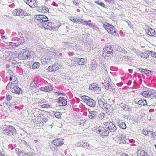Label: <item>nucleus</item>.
Here are the masks:
<instances>
[{
    "instance_id": "obj_1",
    "label": "nucleus",
    "mask_w": 156,
    "mask_h": 156,
    "mask_svg": "<svg viewBox=\"0 0 156 156\" xmlns=\"http://www.w3.org/2000/svg\"><path fill=\"white\" fill-rule=\"evenodd\" d=\"M112 51L113 49L111 45H108L105 46L103 51V55L104 58L106 59H109L113 54Z\"/></svg>"
},
{
    "instance_id": "obj_2",
    "label": "nucleus",
    "mask_w": 156,
    "mask_h": 156,
    "mask_svg": "<svg viewBox=\"0 0 156 156\" xmlns=\"http://www.w3.org/2000/svg\"><path fill=\"white\" fill-rule=\"evenodd\" d=\"M48 49L46 51L45 55L43 57L41 60V62L43 64H46L50 63L51 60L52 59V57L51 56L47 55H51L52 54L51 51H49L48 52Z\"/></svg>"
},
{
    "instance_id": "obj_3",
    "label": "nucleus",
    "mask_w": 156,
    "mask_h": 156,
    "mask_svg": "<svg viewBox=\"0 0 156 156\" xmlns=\"http://www.w3.org/2000/svg\"><path fill=\"white\" fill-rule=\"evenodd\" d=\"M95 130L97 133L103 136H108L109 133L107 128L101 126H99Z\"/></svg>"
},
{
    "instance_id": "obj_4",
    "label": "nucleus",
    "mask_w": 156,
    "mask_h": 156,
    "mask_svg": "<svg viewBox=\"0 0 156 156\" xmlns=\"http://www.w3.org/2000/svg\"><path fill=\"white\" fill-rule=\"evenodd\" d=\"M45 23L43 24V25L41 27L42 28H44L46 29L49 30H55L58 28L57 27H55L54 24L51 22L48 19V21H46Z\"/></svg>"
},
{
    "instance_id": "obj_5",
    "label": "nucleus",
    "mask_w": 156,
    "mask_h": 156,
    "mask_svg": "<svg viewBox=\"0 0 156 156\" xmlns=\"http://www.w3.org/2000/svg\"><path fill=\"white\" fill-rule=\"evenodd\" d=\"M103 27L109 33L112 35L116 33L117 30L115 27L112 25L107 23H105L103 24Z\"/></svg>"
},
{
    "instance_id": "obj_6",
    "label": "nucleus",
    "mask_w": 156,
    "mask_h": 156,
    "mask_svg": "<svg viewBox=\"0 0 156 156\" xmlns=\"http://www.w3.org/2000/svg\"><path fill=\"white\" fill-rule=\"evenodd\" d=\"M35 18L38 21V25L40 27L45 23V22L46 21H48V18L44 15H38L36 16Z\"/></svg>"
},
{
    "instance_id": "obj_7",
    "label": "nucleus",
    "mask_w": 156,
    "mask_h": 156,
    "mask_svg": "<svg viewBox=\"0 0 156 156\" xmlns=\"http://www.w3.org/2000/svg\"><path fill=\"white\" fill-rule=\"evenodd\" d=\"M6 87V88H10L12 93L16 94H20L22 92V90L17 86V85H14L13 86L10 87Z\"/></svg>"
},
{
    "instance_id": "obj_8",
    "label": "nucleus",
    "mask_w": 156,
    "mask_h": 156,
    "mask_svg": "<svg viewBox=\"0 0 156 156\" xmlns=\"http://www.w3.org/2000/svg\"><path fill=\"white\" fill-rule=\"evenodd\" d=\"M16 130L14 127L12 126H7L3 130L4 133L9 135H13L15 132Z\"/></svg>"
},
{
    "instance_id": "obj_9",
    "label": "nucleus",
    "mask_w": 156,
    "mask_h": 156,
    "mask_svg": "<svg viewBox=\"0 0 156 156\" xmlns=\"http://www.w3.org/2000/svg\"><path fill=\"white\" fill-rule=\"evenodd\" d=\"M9 80L11 82L9 83L6 87L13 86V85H17L18 81L16 77L15 76L10 75Z\"/></svg>"
},
{
    "instance_id": "obj_10",
    "label": "nucleus",
    "mask_w": 156,
    "mask_h": 156,
    "mask_svg": "<svg viewBox=\"0 0 156 156\" xmlns=\"http://www.w3.org/2000/svg\"><path fill=\"white\" fill-rule=\"evenodd\" d=\"M17 39L18 38L16 37L13 38L12 39V42L9 43V47H7V48L11 49L14 48L16 47H17L19 46V45L15 44L16 43L17 44L18 43Z\"/></svg>"
},
{
    "instance_id": "obj_11",
    "label": "nucleus",
    "mask_w": 156,
    "mask_h": 156,
    "mask_svg": "<svg viewBox=\"0 0 156 156\" xmlns=\"http://www.w3.org/2000/svg\"><path fill=\"white\" fill-rule=\"evenodd\" d=\"M27 50L23 49L19 53L18 58L20 59H28Z\"/></svg>"
},
{
    "instance_id": "obj_12",
    "label": "nucleus",
    "mask_w": 156,
    "mask_h": 156,
    "mask_svg": "<svg viewBox=\"0 0 156 156\" xmlns=\"http://www.w3.org/2000/svg\"><path fill=\"white\" fill-rule=\"evenodd\" d=\"M106 126H108L107 127V129L109 130V132H112L113 133L115 132L117 129L115 125L112 123L111 122H107L106 123Z\"/></svg>"
},
{
    "instance_id": "obj_13",
    "label": "nucleus",
    "mask_w": 156,
    "mask_h": 156,
    "mask_svg": "<svg viewBox=\"0 0 156 156\" xmlns=\"http://www.w3.org/2000/svg\"><path fill=\"white\" fill-rule=\"evenodd\" d=\"M24 2L30 7L34 8L37 7V2L36 0H24Z\"/></svg>"
},
{
    "instance_id": "obj_14",
    "label": "nucleus",
    "mask_w": 156,
    "mask_h": 156,
    "mask_svg": "<svg viewBox=\"0 0 156 156\" xmlns=\"http://www.w3.org/2000/svg\"><path fill=\"white\" fill-rule=\"evenodd\" d=\"M57 102L60 106H65L67 103V99H65L63 97L59 98L57 99Z\"/></svg>"
},
{
    "instance_id": "obj_15",
    "label": "nucleus",
    "mask_w": 156,
    "mask_h": 156,
    "mask_svg": "<svg viewBox=\"0 0 156 156\" xmlns=\"http://www.w3.org/2000/svg\"><path fill=\"white\" fill-rule=\"evenodd\" d=\"M89 89L93 91H95L96 93L99 92L101 90L100 87L99 86L98 84L95 83H93L90 85Z\"/></svg>"
},
{
    "instance_id": "obj_16",
    "label": "nucleus",
    "mask_w": 156,
    "mask_h": 156,
    "mask_svg": "<svg viewBox=\"0 0 156 156\" xmlns=\"http://www.w3.org/2000/svg\"><path fill=\"white\" fill-rule=\"evenodd\" d=\"M16 15L18 16L21 18L23 17L24 16H25L27 13L24 12V11L21 9H16L15 11Z\"/></svg>"
},
{
    "instance_id": "obj_17",
    "label": "nucleus",
    "mask_w": 156,
    "mask_h": 156,
    "mask_svg": "<svg viewBox=\"0 0 156 156\" xmlns=\"http://www.w3.org/2000/svg\"><path fill=\"white\" fill-rule=\"evenodd\" d=\"M118 140V141L120 142V143H123V144L128 143V141L129 140L126 139V136L122 134L118 138H116Z\"/></svg>"
},
{
    "instance_id": "obj_18",
    "label": "nucleus",
    "mask_w": 156,
    "mask_h": 156,
    "mask_svg": "<svg viewBox=\"0 0 156 156\" xmlns=\"http://www.w3.org/2000/svg\"><path fill=\"white\" fill-rule=\"evenodd\" d=\"M53 144L55 146H59L63 144V140L60 138L55 139L53 140Z\"/></svg>"
},
{
    "instance_id": "obj_19",
    "label": "nucleus",
    "mask_w": 156,
    "mask_h": 156,
    "mask_svg": "<svg viewBox=\"0 0 156 156\" xmlns=\"http://www.w3.org/2000/svg\"><path fill=\"white\" fill-rule=\"evenodd\" d=\"M146 34H147L150 36H152L155 35V31L153 29L148 28L145 30Z\"/></svg>"
},
{
    "instance_id": "obj_20",
    "label": "nucleus",
    "mask_w": 156,
    "mask_h": 156,
    "mask_svg": "<svg viewBox=\"0 0 156 156\" xmlns=\"http://www.w3.org/2000/svg\"><path fill=\"white\" fill-rule=\"evenodd\" d=\"M153 89H150L142 92V95L145 97L147 98L151 96V94Z\"/></svg>"
},
{
    "instance_id": "obj_21",
    "label": "nucleus",
    "mask_w": 156,
    "mask_h": 156,
    "mask_svg": "<svg viewBox=\"0 0 156 156\" xmlns=\"http://www.w3.org/2000/svg\"><path fill=\"white\" fill-rule=\"evenodd\" d=\"M105 108L103 109L107 112L111 113L113 111V107L110 105L108 104L107 103V105H106L105 106Z\"/></svg>"
},
{
    "instance_id": "obj_22",
    "label": "nucleus",
    "mask_w": 156,
    "mask_h": 156,
    "mask_svg": "<svg viewBox=\"0 0 156 156\" xmlns=\"http://www.w3.org/2000/svg\"><path fill=\"white\" fill-rule=\"evenodd\" d=\"M114 86V84L110 83V84L107 86H105L104 87L105 89L108 90L109 91L112 93H114L116 92Z\"/></svg>"
},
{
    "instance_id": "obj_23",
    "label": "nucleus",
    "mask_w": 156,
    "mask_h": 156,
    "mask_svg": "<svg viewBox=\"0 0 156 156\" xmlns=\"http://www.w3.org/2000/svg\"><path fill=\"white\" fill-rule=\"evenodd\" d=\"M74 61L79 65H83L85 64V60L83 58H75Z\"/></svg>"
},
{
    "instance_id": "obj_24",
    "label": "nucleus",
    "mask_w": 156,
    "mask_h": 156,
    "mask_svg": "<svg viewBox=\"0 0 156 156\" xmlns=\"http://www.w3.org/2000/svg\"><path fill=\"white\" fill-rule=\"evenodd\" d=\"M118 105H119L120 107L125 111H129L131 110V108L129 106L126 104L122 103Z\"/></svg>"
},
{
    "instance_id": "obj_25",
    "label": "nucleus",
    "mask_w": 156,
    "mask_h": 156,
    "mask_svg": "<svg viewBox=\"0 0 156 156\" xmlns=\"http://www.w3.org/2000/svg\"><path fill=\"white\" fill-rule=\"evenodd\" d=\"M97 67V62L95 61H92L90 66V70L92 71L95 70Z\"/></svg>"
},
{
    "instance_id": "obj_26",
    "label": "nucleus",
    "mask_w": 156,
    "mask_h": 156,
    "mask_svg": "<svg viewBox=\"0 0 156 156\" xmlns=\"http://www.w3.org/2000/svg\"><path fill=\"white\" fill-rule=\"evenodd\" d=\"M69 19L71 21L75 23H79L80 20V18L79 17H76L69 16Z\"/></svg>"
},
{
    "instance_id": "obj_27",
    "label": "nucleus",
    "mask_w": 156,
    "mask_h": 156,
    "mask_svg": "<svg viewBox=\"0 0 156 156\" xmlns=\"http://www.w3.org/2000/svg\"><path fill=\"white\" fill-rule=\"evenodd\" d=\"M38 11L43 13H46L49 11V9L48 8L44 6L39 7L38 9Z\"/></svg>"
},
{
    "instance_id": "obj_28",
    "label": "nucleus",
    "mask_w": 156,
    "mask_h": 156,
    "mask_svg": "<svg viewBox=\"0 0 156 156\" xmlns=\"http://www.w3.org/2000/svg\"><path fill=\"white\" fill-rule=\"evenodd\" d=\"M98 113L95 111H90L88 114V117L90 119H93L96 116Z\"/></svg>"
},
{
    "instance_id": "obj_29",
    "label": "nucleus",
    "mask_w": 156,
    "mask_h": 156,
    "mask_svg": "<svg viewBox=\"0 0 156 156\" xmlns=\"http://www.w3.org/2000/svg\"><path fill=\"white\" fill-rule=\"evenodd\" d=\"M40 90L43 91L49 92L53 90V89L51 87L45 86L40 88Z\"/></svg>"
},
{
    "instance_id": "obj_30",
    "label": "nucleus",
    "mask_w": 156,
    "mask_h": 156,
    "mask_svg": "<svg viewBox=\"0 0 156 156\" xmlns=\"http://www.w3.org/2000/svg\"><path fill=\"white\" fill-rule=\"evenodd\" d=\"M137 154L138 156H150L147 153L142 150H139L137 152Z\"/></svg>"
},
{
    "instance_id": "obj_31",
    "label": "nucleus",
    "mask_w": 156,
    "mask_h": 156,
    "mask_svg": "<svg viewBox=\"0 0 156 156\" xmlns=\"http://www.w3.org/2000/svg\"><path fill=\"white\" fill-rule=\"evenodd\" d=\"M27 54H28V59H30L32 58H33L35 56V54L34 52L32 51H29L27 50Z\"/></svg>"
},
{
    "instance_id": "obj_32",
    "label": "nucleus",
    "mask_w": 156,
    "mask_h": 156,
    "mask_svg": "<svg viewBox=\"0 0 156 156\" xmlns=\"http://www.w3.org/2000/svg\"><path fill=\"white\" fill-rule=\"evenodd\" d=\"M98 104L99 106L102 109L105 108V106L107 105V103L104 102L102 99H100L98 100Z\"/></svg>"
},
{
    "instance_id": "obj_33",
    "label": "nucleus",
    "mask_w": 156,
    "mask_h": 156,
    "mask_svg": "<svg viewBox=\"0 0 156 156\" xmlns=\"http://www.w3.org/2000/svg\"><path fill=\"white\" fill-rule=\"evenodd\" d=\"M86 103L87 104L90 106L91 107H94L96 105V102L93 99L91 98L90 100Z\"/></svg>"
},
{
    "instance_id": "obj_34",
    "label": "nucleus",
    "mask_w": 156,
    "mask_h": 156,
    "mask_svg": "<svg viewBox=\"0 0 156 156\" xmlns=\"http://www.w3.org/2000/svg\"><path fill=\"white\" fill-rule=\"evenodd\" d=\"M111 81V80L109 77H107L105 78L104 80V82L102 83V84L104 86V87L105 86H107L110 84V83Z\"/></svg>"
},
{
    "instance_id": "obj_35",
    "label": "nucleus",
    "mask_w": 156,
    "mask_h": 156,
    "mask_svg": "<svg viewBox=\"0 0 156 156\" xmlns=\"http://www.w3.org/2000/svg\"><path fill=\"white\" fill-rule=\"evenodd\" d=\"M118 126L119 127L122 129H125L126 128V124L122 121H120L118 122Z\"/></svg>"
},
{
    "instance_id": "obj_36",
    "label": "nucleus",
    "mask_w": 156,
    "mask_h": 156,
    "mask_svg": "<svg viewBox=\"0 0 156 156\" xmlns=\"http://www.w3.org/2000/svg\"><path fill=\"white\" fill-rule=\"evenodd\" d=\"M139 105L145 106L147 105L146 100L145 99H141L138 101L137 103Z\"/></svg>"
},
{
    "instance_id": "obj_37",
    "label": "nucleus",
    "mask_w": 156,
    "mask_h": 156,
    "mask_svg": "<svg viewBox=\"0 0 156 156\" xmlns=\"http://www.w3.org/2000/svg\"><path fill=\"white\" fill-rule=\"evenodd\" d=\"M149 54L147 53V51H146V53H142L141 52H140V53L139 55L141 56V58H148L149 57Z\"/></svg>"
},
{
    "instance_id": "obj_38",
    "label": "nucleus",
    "mask_w": 156,
    "mask_h": 156,
    "mask_svg": "<svg viewBox=\"0 0 156 156\" xmlns=\"http://www.w3.org/2000/svg\"><path fill=\"white\" fill-rule=\"evenodd\" d=\"M40 66V63L37 62H34L32 65V68L34 69H36L39 68Z\"/></svg>"
},
{
    "instance_id": "obj_39",
    "label": "nucleus",
    "mask_w": 156,
    "mask_h": 156,
    "mask_svg": "<svg viewBox=\"0 0 156 156\" xmlns=\"http://www.w3.org/2000/svg\"><path fill=\"white\" fill-rule=\"evenodd\" d=\"M17 40L18 41V43L17 44L16 43V44L17 45H21L23 44L24 42V39L23 37H20V38H18Z\"/></svg>"
},
{
    "instance_id": "obj_40",
    "label": "nucleus",
    "mask_w": 156,
    "mask_h": 156,
    "mask_svg": "<svg viewBox=\"0 0 156 156\" xmlns=\"http://www.w3.org/2000/svg\"><path fill=\"white\" fill-rule=\"evenodd\" d=\"M95 2L97 4L104 7L106 8L105 4L99 0H97L95 1Z\"/></svg>"
},
{
    "instance_id": "obj_41",
    "label": "nucleus",
    "mask_w": 156,
    "mask_h": 156,
    "mask_svg": "<svg viewBox=\"0 0 156 156\" xmlns=\"http://www.w3.org/2000/svg\"><path fill=\"white\" fill-rule=\"evenodd\" d=\"M81 147L87 148L89 146V144L84 141H81Z\"/></svg>"
},
{
    "instance_id": "obj_42",
    "label": "nucleus",
    "mask_w": 156,
    "mask_h": 156,
    "mask_svg": "<svg viewBox=\"0 0 156 156\" xmlns=\"http://www.w3.org/2000/svg\"><path fill=\"white\" fill-rule=\"evenodd\" d=\"M147 53L150 55L152 57L156 58V53L153 51H151L149 50L147 51Z\"/></svg>"
},
{
    "instance_id": "obj_43",
    "label": "nucleus",
    "mask_w": 156,
    "mask_h": 156,
    "mask_svg": "<svg viewBox=\"0 0 156 156\" xmlns=\"http://www.w3.org/2000/svg\"><path fill=\"white\" fill-rule=\"evenodd\" d=\"M59 64L58 63H55L52 66L53 69L54 71H56L58 69Z\"/></svg>"
},
{
    "instance_id": "obj_44",
    "label": "nucleus",
    "mask_w": 156,
    "mask_h": 156,
    "mask_svg": "<svg viewBox=\"0 0 156 156\" xmlns=\"http://www.w3.org/2000/svg\"><path fill=\"white\" fill-rule=\"evenodd\" d=\"M82 99L86 103H87L88 101H89L88 100H90V99H91L89 97L86 96H82Z\"/></svg>"
},
{
    "instance_id": "obj_45",
    "label": "nucleus",
    "mask_w": 156,
    "mask_h": 156,
    "mask_svg": "<svg viewBox=\"0 0 156 156\" xmlns=\"http://www.w3.org/2000/svg\"><path fill=\"white\" fill-rule=\"evenodd\" d=\"M62 113L59 112H56L54 113V115L56 117L58 118H60L61 117Z\"/></svg>"
},
{
    "instance_id": "obj_46",
    "label": "nucleus",
    "mask_w": 156,
    "mask_h": 156,
    "mask_svg": "<svg viewBox=\"0 0 156 156\" xmlns=\"http://www.w3.org/2000/svg\"><path fill=\"white\" fill-rule=\"evenodd\" d=\"M23 156H36L34 153L30 152L25 153Z\"/></svg>"
},
{
    "instance_id": "obj_47",
    "label": "nucleus",
    "mask_w": 156,
    "mask_h": 156,
    "mask_svg": "<svg viewBox=\"0 0 156 156\" xmlns=\"http://www.w3.org/2000/svg\"><path fill=\"white\" fill-rule=\"evenodd\" d=\"M79 23L82 24L84 25H88V23L87 22V21L84 20H83L81 19L80 18V21L79 22Z\"/></svg>"
},
{
    "instance_id": "obj_48",
    "label": "nucleus",
    "mask_w": 156,
    "mask_h": 156,
    "mask_svg": "<svg viewBox=\"0 0 156 156\" xmlns=\"http://www.w3.org/2000/svg\"><path fill=\"white\" fill-rule=\"evenodd\" d=\"M116 48L117 51H118L122 52L124 51V48L121 47L119 46H116Z\"/></svg>"
},
{
    "instance_id": "obj_49",
    "label": "nucleus",
    "mask_w": 156,
    "mask_h": 156,
    "mask_svg": "<svg viewBox=\"0 0 156 156\" xmlns=\"http://www.w3.org/2000/svg\"><path fill=\"white\" fill-rule=\"evenodd\" d=\"M132 50L136 55H139L140 53V52L136 49L133 48L132 49Z\"/></svg>"
},
{
    "instance_id": "obj_50",
    "label": "nucleus",
    "mask_w": 156,
    "mask_h": 156,
    "mask_svg": "<svg viewBox=\"0 0 156 156\" xmlns=\"http://www.w3.org/2000/svg\"><path fill=\"white\" fill-rule=\"evenodd\" d=\"M105 116V114L103 113H100L98 116V118L99 119L101 120L103 119Z\"/></svg>"
},
{
    "instance_id": "obj_51",
    "label": "nucleus",
    "mask_w": 156,
    "mask_h": 156,
    "mask_svg": "<svg viewBox=\"0 0 156 156\" xmlns=\"http://www.w3.org/2000/svg\"><path fill=\"white\" fill-rule=\"evenodd\" d=\"M153 92L151 94V96H152L153 98L156 99V91L155 90L153 89L152 92Z\"/></svg>"
},
{
    "instance_id": "obj_52",
    "label": "nucleus",
    "mask_w": 156,
    "mask_h": 156,
    "mask_svg": "<svg viewBox=\"0 0 156 156\" xmlns=\"http://www.w3.org/2000/svg\"><path fill=\"white\" fill-rule=\"evenodd\" d=\"M144 73L146 75L149 74L151 75L152 74V72L149 70L145 69V70H144Z\"/></svg>"
},
{
    "instance_id": "obj_53",
    "label": "nucleus",
    "mask_w": 156,
    "mask_h": 156,
    "mask_svg": "<svg viewBox=\"0 0 156 156\" xmlns=\"http://www.w3.org/2000/svg\"><path fill=\"white\" fill-rule=\"evenodd\" d=\"M50 106L49 105L47 104H44L41 105V107L43 108H48Z\"/></svg>"
},
{
    "instance_id": "obj_54",
    "label": "nucleus",
    "mask_w": 156,
    "mask_h": 156,
    "mask_svg": "<svg viewBox=\"0 0 156 156\" xmlns=\"http://www.w3.org/2000/svg\"><path fill=\"white\" fill-rule=\"evenodd\" d=\"M74 47V48H73V49L75 48L77 50H80V47L79 44H76Z\"/></svg>"
},
{
    "instance_id": "obj_55",
    "label": "nucleus",
    "mask_w": 156,
    "mask_h": 156,
    "mask_svg": "<svg viewBox=\"0 0 156 156\" xmlns=\"http://www.w3.org/2000/svg\"><path fill=\"white\" fill-rule=\"evenodd\" d=\"M37 84L35 81L32 82L30 83V86L32 87H36Z\"/></svg>"
},
{
    "instance_id": "obj_56",
    "label": "nucleus",
    "mask_w": 156,
    "mask_h": 156,
    "mask_svg": "<svg viewBox=\"0 0 156 156\" xmlns=\"http://www.w3.org/2000/svg\"><path fill=\"white\" fill-rule=\"evenodd\" d=\"M92 28L97 31H99V27L97 26L96 25H95Z\"/></svg>"
},
{
    "instance_id": "obj_57",
    "label": "nucleus",
    "mask_w": 156,
    "mask_h": 156,
    "mask_svg": "<svg viewBox=\"0 0 156 156\" xmlns=\"http://www.w3.org/2000/svg\"><path fill=\"white\" fill-rule=\"evenodd\" d=\"M152 132L151 131H148V132H147V133H148V134H147V135L148 136H150L151 135V137H154V134L153 133H152Z\"/></svg>"
},
{
    "instance_id": "obj_58",
    "label": "nucleus",
    "mask_w": 156,
    "mask_h": 156,
    "mask_svg": "<svg viewBox=\"0 0 156 156\" xmlns=\"http://www.w3.org/2000/svg\"><path fill=\"white\" fill-rule=\"evenodd\" d=\"M123 58H124L125 59H126L127 60H129L131 61L132 59V58L130 56H124L123 57Z\"/></svg>"
},
{
    "instance_id": "obj_59",
    "label": "nucleus",
    "mask_w": 156,
    "mask_h": 156,
    "mask_svg": "<svg viewBox=\"0 0 156 156\" xmlns=\"http://www.w3.org/2000/svg\"><path fill=\"white\" fill-rule=\"evenodd\" d=\"M53 67L52 66H50L48 68V70L49 72H52L54 71L53 70Z\"/></svg>"
},
{
    "instance_id": "obj_60",
    "label": "nucleus",
    "mask_w": 156,
    "mask_h": 156,
    "mask_svg": "<svg viewBox=\"0 0 156 156\" xmlns=\"http://www.w3.org/2000/svg\"><path fill=\"white\" fill-rule=\"evenodd\" d=\"M75 146L76 147H81V141L78 142L76 143L75 144Z\"/></svg>"
},
{
    "instance_id": "obj_61",
    "label": "nucleus",
    "mask_w": 156,
    "mask_h": 156,
    "mask_svg": "<svg viewBox=\"0 0 156 156\" xmlns=\"http://www.w3.org/2000/svg\"><path fill=\"white\" fill-rule=\"evenodd\" d=\"M6 98L7 101H10L12 98V96L11 95L8 94Z\"/></svg>"
},
{
    "instance_id": "obj_62",
    "label": "nucleus",
    "mask_w": 156,
    "mask_h": 156,
    "mask_svg": "<svg viewBox=\"0 0 156 156\" xmlns=\"http://www.w3.org/2000/svg\"><path fill=\"white\" fill-rule=\"evenodd\" d=\"M106 2L112 4H113L115 3V1L114 0H107Z\"/></svg>"
},
{
    "instance_id": "obj_63",
    "label": "nucleus",
    "mask_w": 156,
    "mask_h": 156,
    "mask_svg": "<svg viewBox=\"0 0 156 156\" xmlns=\"http://www.w3.org/2000/svg\"><path fill=\"white\" fill-rule=\"evenodd\" d=\"M148 131L146 130V129H143V134L145 135H147L148 134V133H147V132H148Z\"/></svg>"
},
{
    "instance_id": "obj_64",
    "label": "nucleus",
    "mask_w": 156,
    "mask_h": 156,
    "mask_svg": "<svg viewBox=\"0 0 156 156\" xmlns=\"http://www.w3.org/2000/svg\"><path fill=\"white\" fill-rule=\"evenodd\" d=\"M73 4L76 6H78V5L79 4L77 1H76L75 0H73Z\"/></svg>"
}]
</instances>
